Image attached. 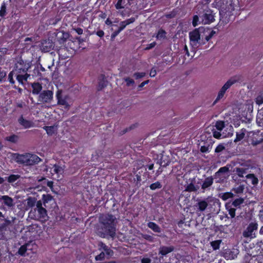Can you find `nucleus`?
Returning a JSON list of instances; mask_svg holds the SVG:
<instances>
[{
	"mask_svg": "<svg viewBox=\"0 0 263 263\" xmlns=\"http://www.w3.org/2000/svg\"><path fill=\"white\" fill-rule=\"evenodd\" d=\"M225 149V146L223 145V144H218L216 148L215 149V153H219L221 152L223 150Z\"/></svg>",
	"mask_w": 263,
	"mask_h": 263,
	"instance_id": "51",
	"label": "nucleus"
},
{
	"mask_svg": "<svg viewBox=\"0 0 263 263\" xmlns=\"http://www.w3.org/2000/svg\"><path fill=\"white\" fill-rule=\"evenodd\" d=\"M263 141V137H261L259 140L255 138V137H253L252 144L253 145H257L261 143Z\"/></svg>",
	"mask_w": 263,
	"mask_h": 263,
	"instance_id": "54",
	"label": "nucleus"
},
{
	"mask_svg": "<svg viewBox=\"0 0 263 263\" xmlns=\"http://www.w3.org/2000/svg\"><path fill=\"white\" fill-rule=\"evenodd\" d=\"M0 199L3 201V203L8 207L10 208L14 205L13 199L7 195L2 196Z\"/></svg>",
	"mask_w": 263,
	"mask_h": 263,
	"instance_id": "21",
	"label": "nucleus"
},
{
	"mask_svg": "<svg viewBox=\"0 0 263 263\" xmlns=\"http://www.w3.org/2000/svg\"><path fill=\"white\" fill-rule=\"evenodd\" d=\"M123 1V0H118L117 4L116 5V7L117 9H119L124 7L122 3Z\"/></svg>",
	"mask_w": 263,
	"mask_h": 263,
	"instance_id": "60",
	"label": "nucleus"
},
{
	"mask_svg": "<svg viewBox=\"0 0 263 263\" xmlns=\"http://www.w3.org/2000/svg\"><path fill=\"white\" fill-rule=\"evenodd\" d=\"M215 127L218 130L221 131L224 127V122L223 121H217L216 122Z\"/></svg>",
	"mask_w": 263,
	"mask_h": 263,
	"instance_id": "43",
	"label": "nucleus"
},
{
	"mask_svg": "<svg viewBox=\"0 0 263 263\" xmlns=\"http://www.w3.org/2000/svg\"><path fill=\"white\" fill-rule=\"evenodd\" d=\"M215 33H216V32L215 31H214V30L211 31L210 33L205 36V41L206 42H208Z\"/></svg>",
	"mask_w": 263,
	"mask_h": 263,
	"instance_id": "57",
	"label": "nucleus"
},
{
	"mask_svg": "<svg viewBox=\"0 0 263 263\" xmlns=\"http://www.w3.org/2000/svg\"><path fill=\"white\" fill-rule=\"evenodd\" d=\"M214 178L212 176H209L205 178L201 185V189L205 190L210 187L213 183Z\"/></svg>",
	"mask_w": 263,
	"mask_h": 263,
	"instance_id": "20",
	"label": "nucleus"
},
{
	"mask_svg": "<svg viewBox=\"0 0 263 263\" xmlns=\"http://www.w3.org/2000/svg\"><path fill=\"white\" fill-rule=\"evenodd\" d=\"M244 190V187L242 185H239L237 187L233 188L232 191H233L236 194H240L243 193Z\"/></svg>",
	"mask_w": 263,
	"mask_h": 263,
	"instance_id": "52",
	"label": "nucleus"
},
{
	"mask_svg": "<svg viewBox=\"0 0 263 263\" xmlns=\"http://www.w3.org/2000/svg\"><path fill=\"white\" fill-rule=\"evenodd\" d=\"M63 169L61 166L55 164L53 165V169L52 170L54 174H61L63 172Z\"/></svg>",
	"mask_w": 263,
	"mask_h": 263,
	"instance_id": "42",
	"label": "nucleus"
},
{
	"mask_svg": "<svg viewBox=\"0 0 263 263\" xmlns=\"http://www.w3.org/2000/svg\"><path fill=\"white\" fill-rule=\"evenodd\" d=\"M30 67L31 65L29 62L25 61L22 58H20L14 64L13 70L15 72V75L18 74L27 72Z\"/></svg>",
	"mask_w": 263,
	"mask_h": 263,
	"instance_id": "4",
	"label": "nucleus"
},
{
	"mask_svg": "<svg viewBox=\"0 0 263 263\" xmlns=\"http://www.w3.org/2000/svg\"><path fill=\"white\" fill-rule=\"evenodd\" d=\"M63 90L62 89H58L56 92L55 97L57 100V103L58 105L64 106L65 109H69L70 105L67 102L69 99L68 95L63 96Z\"/></svg>",
	"mask_w": 263,
	"mask_h": 263,
	"instance_id": "6",
	"label": "nucleus"
},
{
	"mask_svg": "<svg viewBox=\"0 0 263 263\" xmlns=\"http://www.w3.org/2000/svg\"><path fill=\"white\" fill-rule=\"evenodd\" d=\"M156 45V43L155 42H153L150 44H148L146 45V47L145 48V50H148L151 49H152L154 48Z\"/></svg>",
	"mask_w": 263,
	"mask_h": 263,
	"instance_id": "59",
	"label": "nucleus"
},
{
	"mask_svg": "<svg viewBox=\"0 0 263 263\" xmlns=\"http://www.w3.org/2000/svg\"><path fill=\"white\" fill-rule=\"evenodd\" d=\"M234 196V194L231 192H228L221 193L220 196V197L223 201H226L229 198H232Z\"/></svg>",
	"mask_w": 263,
	"mask_h": 263,
	"instance_id": "32",
	"label": "nucleus"
},
{
	"mask_svg": "<svg viewBox=\"0 0 263 263\" xmlns=\"http://www.w3.org/2000/svg\"><path fill=\"white\" fill-rule=\"evenodd\" d=\"M146 73L144 72H135L133 74V77L135 78L136 80H138L140 78H143L145 76Z\"/></svg>",
	"mask_w": 263,
	"mask_h": 263,
	"instance_id": "48",
	"label": "nucleus"
},
{
	"mask_svg": "<svg viewBox=\"0 0 263 263\" xmlns=\"http://www.w3.org/2000/svg\"><path fill=\"white\" fill-rule=\"evenodd\" d=\"M35 203L36 204V200L34 198L29 197L27 199V205L31 208L33 207Z\"/></svg>",
	"mask_w": 263,
	"mask_h": 263,
	"instance_id": "47",
	"label": "nucleus"
},
{
	"mask_svg": "<svg viewBox=\"0 0 263 263\" xmlns=\"http://www.w3.org/2000/svg\"><path fill=\"white\" fill-rule=\"evenodd\" d=\"M189 36L191 42L195 44L198 43L200 44H203L205 43L204 42L200 43V34L199 30L197 29L191 32L189 34Z\"/></svg>",
	"mask_w": 263,
	"mask_h": 263,
	"instance_id": "10",
	"label": "nucleus"
},
{
	"mask_svg": "<svg viewBox=\"0 0 263 263\" xmlns=\"http://www.w3.org/2000/svg\"><path fill=\"white\" fill-rule=\"evenodd\" d=\"M69 36V34L63 31H59L56 34L55 40L59 42L60 44H63Z\"/></svg>",
	"mask_w": 263,
	"mask_h": 263,
	"instance_id": "17",
	"label": "nucleus"
},
{
	"mask_svg": "<svg viewBox=\"0 0 263 263\" xmlns=\"http://www.w3.org/2000/svg\"><path fill=\"white\" fill-rule=\"evenodd\" d=\"M174 250L175 247L173 246H160L159 249V254L162 257H163L166 256L168 254L173 252Z\"/></svg>",
	"mask_w": 263,
	"mask_h": 263,
	"instance_id": "12",
	"label": "nucleus"
},
{
	"mask_svg": "<svg viewBox=\"0 0 263 263\" xmlns=\"http://www.w3.org/2000/svg\"><path fill=\"white\" fill-rule=\"evenodd\" d=\"M16 162L19 164L25 166H30L39 163L41 159L35 154L27 153L25 154H18L16 157Z\"/></svg>",
	"mask_w": 263,
	"mask_h": 263,
	"instance_id": "3",
	"label": "nucleus"
},
{
	"mask_svg": "<svg viewBox=\"0 0 263 263\" xmlns=\"http://www.w3.org/2000/svg\"><path fill=\"white\" fill-rule=\"evenodd\" d=\"M53 96L52 90H43L39 94L37 100L42 103H50L53 99Z\"/></svg>",
	"mask_w": 263,
	"mask_h": 263,
	"instance_id": "5",
	"label": "nucleus"
},
{
	"mask_svg": "<svg viewBox=\"0 0 263 263\" xmlns=\"http://www.w3.org/2000/svg\"><path fill=\"white\" fill-rule=\"evenodd\" d=\"M99 246V249L102 250V252H104L107 255V259L110 258L114 255L113 251L103 242H101Z\"/></svg>",
	"mask_w": 263,
	"mask_h": 263,
	"instance_id": "14",
	"label": "nucleus"
},
{
	"mask_svg": "<svg viewBox=\"0 0 263 263\" xmlns=\"http://www.w3.org/2000/svg\"><path fill=\"white\" fill-rule=\"evenodd\" d=\"M156 74L157 71L156 69L154 67H153L150 71L149 76L151 77H154L156 75Z\"/></svg>",
	"mask_w": 263,
	"mask_h": 263,
	"instance_id": "63",
	"label": "nucleus"
},
{
	"mask_svg": "<svg viewBox=\"0 0 263 263\" xmlns=\"http://www.w3.org/2000/svg\"><path fill=\"white\" fill-rule=\"evenodd\" d=\"M29 217L31 219L45 222L48 219L47 210L43 207L41 200L36 201V208L32 209L29 213Z\"/></svg>",
	"mask_w": 263,
	"mask_h": 263,
	"instance_id": "2",
	"label": "nucleus"
},
{
	"mask_svg": "<svg viewBox=\"0 0 263 263\" xmlns=\"http://www.w3.org/2000/svg\"><path fill=\"white\" fill-rule=\"evenodd\" d=\"M21 177L19 175L11 174L7 178V181L10 183H12L15 182L17 179Z\"/></svg>",
	"mask_w": 263,
	"mask_h": 263,
	"instance_id": "31",
	"label": "nucleus"
},
{
	"mask_svg": "<svg viewBox=\"0 0 263 263\" xmlns=\"http://www.w3.org/2000/svg\"><path fill=\"white\" fill-rule=\"evenodd\" d=\"M40 71H45V68H44L42 65H40V66H37V67H35L34 70V72L35 74L36 73V76H39V77H42V74L40 72Z\"/></svg>",
	"mask_w": 263,
	"mask_h": 263,
	"instance_id": "38",
	"label": "nucleus"
},
{
	"mask_svg": "<svg viewBox=\"0 0 263 263\" xmlns=\"http://www.w3.org/2000/svg\"><path fill=\"white\" fill-rule=\"evenodd\" d=\"M226 209L228 210L229 214L230 215L231 217H235L236 209L231 207L229 208L228 205H226Z\"/></svg>",
	"mask_w": 263,
	"mask_h": 263,
	"instance_id": "46",
	"label": "nucleus"
},
{
	"mask_svg": "<svg viewBox=\"0 0 263 263\" xmlns=\"http://www.w3.org/2000/svg\"><path fill=\"white\" fill-rule=\"evenodd\" d=\"M28 246V243H26L19 248L18 251V253L21 256H24L27 250V246Z\"/></svg>",
	"mask_w": 263,
	"mask_h": 263,
	"instance_id": "36",
	"label": "nucleus"
},
{
	"mask_svg": "<svg viewBox=\"0 0 263 263\" xmlns=\"http://www.w3.org/2000/svg\"><path fill=\"white\" fill-rule=\"evenodd\" d=\"M105 258L107 259V255H106L104 252L102 251L99 254H98L95 257V259L96 260L101 261L104 260Z\"/></svg>",
	"mask_w": 263,
	"mask_h": 263,
	"instance_id": "45",
	"label": "nucleus"
},
{
	"mask_svg": "<svg viewBox=\"0 0 263 263\" xmlns=\"http://www.w3.org/2000/svg\"><path fill=\"white\" fill-rule=\"evenodd\" d=\"M143 237L145 239H146V240H148V241H149L150 242H153L154 241V237L150 235L144 234V235H143Z\"/></svg>",
	"mask_w": 263,
	"mask_h": 263,
	"instance_id": "58",
	"label": "nucleus"
},
{
	"mask_svg": "<svg viewBox=\"0 0 263 263\" xmlns=\"http://www.w3.org/2000/svg\"><path fill=\"white\" fill-rule=\"evenodd\" d=\"M125 81L126 82V85L127 86H130V85H133L135 84V81L133 79L129 78V77H127L125 79Z\"/></svg>",
	"mask_w": 263,
	"mask_h": 263,
	"instance_id": "55",
	"label": "nucleus"
},
{
	"mask_svg": "<svg viewBox=\"0 0 263 263\" xmlns=\"http://www.w3.org/2000/svg\"><path fill=\"white\" fill-rule=\"evenodd\" d=\"M135 17H130L129 19H127L125 21L122 22L120 23V26L119 27L118 30L114 32V33L112 34V37H115L116 35H117L122 30H123L127 25H129L130 23H133L134 22H135Z\"/></svg>",
	"mask_w": 263,
	"mask_h": 263,
	"instance_id": "8",
	"label": "nucleus"
},
{
	"mask_svg": "<svg viewBox=\"0 0 263 263\" xmlns=\"http://www.w3.org/2000/svg\"><path fill=\"white\" fill-rule=\"evenodd\" d=\"M18 122L24 128H29L33 126V123L29 120L24 118L23 115H21L18 119Z\"/></svg>",
	"mask_w": 263,
	"mask_h": 263,
	"instance_id": "15",
	"label": "nucleus"
},
{
	"mask_svg": "<svg viewBox=\"0 0 263 263\" xmlns=\"http://www.w3.org/2000/svg\"><path fill=\"white\" fill-rule=\"evenodd\" d=\"M14 75H15V72H13V70L10 71L8 74V79L10 83L11 84H14L15 83V81L13 79Z\"/></svg>",
	"mask_w": 263,
	"mask_h": 263,
	"instance_id": "49",
	"label": "nucleus"
},
{
	"mask_svg": "<svg viewBox=\"0 0 263 263\" xmlns=\"http://www.w3.org/2000/svg\"><path fill=\"white\" fill-rule=\"evenodd\" d=\"M99 222L101 224V236L114 238L117 224L116 217L112 214H103L99 217Z\"/></svg>",
	"mask_w": 263,
	"mask_h": 263,
	"instance_id": "1",
	"label": "nucleus"
},
{
	"mask_svg": "<svg viewBox=\"0 0 263 263\" xmlns=\"http://www.w3.org/2000/svg\"><path fill=\"white\" fill-rule=\"evenodd\" d=\"M255 102L257 104L259 105L263 104V94L258 95L256 97L255 99Z\"/></svg>",
	"mask_w": 263,
	"mask_h": 263,
	"instance_id": "53",
	"label": "nucleus"
},
{
	"mask_svg": "<svg viewBox=\"0 0 263 263\" xmlns=\"http://www.w3.org/2000/svg\"><path fill=\"white\" fill-rule=\"evenodd\" d=\"M212 148V146L210 145H208V146L203 145L200 147V151L203 153H209L210 152V149Z\"/></svg>",
	"mask_w": 263,
	"mask_h": 263,
	"instance_id": "50",
	"label": "nucleus"
},
{
	"mask_svg": "<svg viewBox=\"0 0 263 263\" xmlns=\"http://www.w3.org/2000/svg\"><path fill=\"white\" fill-rule=\"evenodd\" d=\"M141 263H151V259L148 257H143L141 259Z\"/></svg>",
	"mask_w": 263,
	"mask_h": 263,
	"instance_id": "64",
	"label": "nucleus"
},
{
	"mask_svg": "<svg viewBox=\"0 0 263 263\" xmlns=\"http://www.w3.org/2000/svg\"><path fill=\"white\" fill-rule=\"evenodd\" d=\"M54 45V43L50 39L44 40L42 42V50L45 52H49L51 49H53Z\"/></svg>",
	"mask_w": 263,
	"mask_h": 263,
	"instance_id": "11",
	"label": "nucleus"
},
{
	"mask_svg": "<svg viewBox=\"0 0 263 263\" xmlns=\"http://www.w3.org/2000/svg\"><path fill=\"white\" fill-rule=\"evenodd\" d=\"M43 129L46 130L49 136H52L55 133V127L54 126H45Z\"/></svg>",
	"mask_w": 263,
	"mask_h": 263,
	"instance_id": "30",
	"label": "nucleus"
},
{
	"mask_svg": "<svg viewBox=\"0 0 263 263\" xmlns=\"http://www.w3.org/2000/svg\"><path fill=\"white\" fill-rule=\"evenodd\" d=\"M217 0L216 1L215 4H213V5L219 7L221 10H227V7L224 6V2H226L228 3V2H230V0H223L222 2H220L219 1L217 2Z\"/></svg>",
	"mask_w": 263,
	"mask_h": 263,
	"instance_id": "29",
	"label": "nucleus"
},
{
	"mask_svg": "<svg viewBox=\"0 0 263 263\" xmlns=\"http://www.w3.org/2000/svg\"><path fill=\"white\" fill-rule=\"evenodd\" d=\"M249 169V167H236L235 168V172H236V174L239 177H243L244 175H246L247 174Z\"/></svg>",
	"mask_w": 263,
	"mask_h": 263,
	"instance_id": "22",
	"label": "nucleus"
},
{
	"mask_svg": "<svg viewBox=\"0 0 263 263\" xmlns=\"http://www.w3.org/2000/svg\"><path fill=\"white\" fill-rule=\"evenodd\" d=\"M246 178L250 179L251 183L253 185H256L258 182V178L255 176L254 174H249L246 175Z\"/></svg>",
	"mask_w": 263,
	"mask_h": 263,
	"instance_id": "26",
	"label": "nucleus"
},
{
	"mask_svg": "<svg viewBox=\"0 0 263 263\" xmlns=\"http://www.w3.org/2000/svg\"><path fill=\"white\" fill-rule=\"evenodd\" d=\"M166 32L162 29L158 30L156 37L157 40H163L166 38Z\"/></svg>",
	"mask_w": 263,
	"mask_h": 263,
	"instance_id": "25",
	"label": "nucleus"
},
{
	"mask_svg": "<svg viewBox=\"0 0 263 263\" xmlns=\"http://www.w3.org/2000/svg\"><path fill=\"white\" fill-rule=\"evenodd\" d=\"M32 88V93L34 95H39L42 91L43 87L42 84L39 82H34L31 84Z\"/></svg>",
	"mask_w": 263,
	"mask_h": 263,
	"instance_id": "19",
	"label": "nucleus"
},
{
	"mask_svg": "<svg viewBox=\"0 0 263 263\" xmlns=\"http://www.w3.org/2000/svg\"><path fill=\"white\" fill-rule=\"evenodd\" d=\"M147 227L156 233H160L161 232L160 227L154 222L150 221L148 222Z\"/></svg>",
	"mask_w": 263,
	"mask_h": 263,
	"instance_id": "23",
	"label": "nucleus"
},
{
	"mask_svg": "<svg viewBox=\"0 0 263 263\" xmlns=\"http://www.w3.org/2000/svg\"><path fill=\"white\" fill-rule=\"evenodd\" d=\"M221 241L222 240L221 239H218L211 241L210 242L211 246L214 250H216L219 249L220 245L221 243Z\"/></svg>",
	"mask_w": 263,
	"mask_h": 263,
	"instance_id": "33",
	"label": "nucleus"
},
{
	"mask_svg": "<svg viewBox=\"0 0 263 263\" xmlns=\"http://www.w3.org/2000/svg\"><path fill=\"white\" fill-rule=\"evenodd\" d=\"M204 20H202V21H204L205 22V23H211L213 22L214 21L215 19H214V17H204Z\"/></svg>",
	"mask_w": 263,
	"mask_h": 263,
	"instance_id": "61",
	"label": "nucleus"
},
{
	"mask_svg": "<svg viewBox=\"0 0 263 263\" xmlns=\"http://www.w3.org/2000/svg\"><path fill=\"white\" fill-rule=\"evenodd\" d=\"M162 185L160 182L156 181L152 183L149 185V188L151 190H155L156 189H160L162 187Z\"/></svg>",
	"mask_w": 263,
	"mask_h": 263,
	"instance_id": "35",
	"label": "nucleus"
},
{
	"mask_svg": "<svg viewBox=\"0 0 263 263\" xmlns=\"http://www.w3.org/2000/svg\"><path fill=\"white\" fill-rule=\"evenodd\" d=\"M229 171V168L226 166L220 167L217 172H216V175L218 174L224 173Z\"/></svg>",
	"mask_w": 263,
	"mask_h": 263,
	"instance_id": "56",
	"label": "nucleus"
},
{
	"mask_svg": "<svg viewBox=\"0 0 263 263\" xmlns=\"http://www.w3.org/2000/svg\"><path fill=\"white\" fill-rule=\"evenodd\" d=\"M208 206V203L205 200H198L195 205V209L196 213L199 215L198 212H202L205 210Z\"/></svg>",
	"mask_w": 263,
	"mask_h": 263,
	"instance_id": "9",
	"label": "nucleus"
},
{
	"mask_svg": "<svg viewBox=\"0 0 263 263\" xmlns=\"http://www.w3.org/2000/svg\"><path fill=\"white\" fill-rule=\"evenodd\" d=\"M53 199L52 196L50 194H43L42 198V205L43 204L45 207H47V203L51 201Z\"/></svg>",
	"mask_w": 263,
	"mask_h": 263,
	"instance_id": "24",
	"label": "nucleus"
},
{
	"mask_svg": "<svg viewBox=\"0 0 263 263\" xmlns=\"http://www.w3.org/2000/svg\"><path fill=\"white\" fill-rule=\"evenodd\" d=\"M244 202V199L242 198H239L235 199L232 203V205L234 207L239 206L240 204H242Z\"/></svg>",
	"mask_w": 263,
	"mask_h": 263,
	"instance_id": "39",
	"label": "nucleus"
},
{
	"mask_svg": "<svg viewBox=\"0 0 263 263\" xmlns=\"http://www.w3.org/2000/svg\"><path fill=\"white\" fill-rule=\"evenodd\" d=\"M19 139V137L18 136L12 134L9 136H7L5 138V140L7 141L13 143H16Z\"/></svg>",
	"mask_w": 263,
	"mask_h": 263,
	"instance_id": "27",
	"label": "nucleus"
},
{
	"mask_svg": "<svg viewBox=\"0 0 263 263\" xmlns=\"http://www.w3.org/2000/svg\"><path fill=\"white\" fill-rule=\"evenodd\" d=\"M236 81L235 80H229L222 87L223 90H227L233 84H234Z\"/></svg>",
	"mask_w": 263,
	"mask_h": 263,
	"instance_id": "40",
	"label": "nucleus"
},
{
	"mask_svg": "<svg viewBox=\"0 0 263 263\" xmlns=\"http://www.w3.org/2000/svg\"><path fill=\"white\" fill-rule=\"evenodd\" d=\"M7 14L6 4L3 3L0 8V16H4Z\"/></svg>",
	"mask_w": 263,
	"mask_h": 263,
	"instance_id": "44",
	"label": "nucleus"
},
{
	"mask_svg": "<svg viewBox=\"0 0 263 263\" xmlns=\"http://www.w3.org/2000/svg\"><path fill=\"white\" fill-rule=\"evenodd\" d=\"M189 180L191 181V183L185 186L184 191L188 192L197 191L198 190L199 187L197 185L196 186L194 185L196 181L195 177L190 178Z\"/></svg>",
	"mask_w": 263,
	"mask_h": 263,
	"instance_id": "16",
	"label": "nucleus"
},
{
	"mask_svg": "<svg viewBox=\"0 0 263 263\" xmlns=\"http://www.w3.org/2000/svg\"><path fill=\"white\" fill-rule=\"evenodd\" d=\"M226 92V90H223L221 88L220 89V90L218 93V95L217 96V98L213 103V104H215L218 101H219L220 99H221L223 97Z\"/></svg>",
	"mask_w": 263,
	"mask_h": 263,
	"instance_id": "34",
	"label": "nucleus"
},
{
	"mask_svg": "<svg viewBox=\"0 0 263 263\" xmlns=\"http://www.w3.org/2000/svg\"><path fill=\"white\" fill-rule=\"evenodd\" d=\"M15 76L18 82L22 85H24L25 82L27 81L28 79L30 77V75L27 72H25L24 73L15 74Z\"/></svg>",
	"mask_w": 263,
	"mask_h": 263,
	"instance_id": "18",
	"label": "nucleus"
},
{
	"mask_svg": "<svg viewBox=\"0 0 263 263\" xmlns=\"http://www.w3.org/2000/svg\"><path fill=\"white\" fill-rule=\"evenodd\" d=\"M245 135V134L243 132H242L241 133H236V138L234 139V142L236 143L238 141H241L244 138Z\"/></svg>",
	"mask_w": 263,
	"mask_h": 263,
	"instance_id": "41",
	"label": "nucleus"
},
{
	"mask_svg": "<svg viewBox=\"0 0 263 263\" xmlns=\"http://www.w3.org/2000/svg\"><path fill=\"white\" fill-rule=\"evenodd\" d=\"M60 21H61L60 17H50L49 19L47 20V21L48 22V23H47V25H54Z\"/></svg>",
	"mask_w": 263,
	"mask_h": 263,
	"instance_id": "37",
	"label": "nucleus"
},
{
	"mask_svg": "<svg viewBox=\"0 0 263 263\" xmlns=\"http://www.w3.org/2000/svg\"><path fill=\"white\" fill-rule=\"evenodd\" d=\"M257 229V224L254 222H251L247 229L243 231V235L245 237H252L254 234V231Z\"/></svg>",
	"mask_w": 263,
	"mask_h": 263,
	"instance_id": "7",
	"label": "nucleus"
},
{
	"mask_svg": "<svg viewBox=\"0 0 263 263\" xmlns=\"http://www.w3.org/2000/svg\"><path fill=\"white\" fill-rule=\"evenodd\" d=\"M11 224L10 220L5 219L4 222L0 224V231L3 232L7 230V227Z\"/></svg>",
	"mask_w": 263,
	"mask_h": 263,
	"instance_id": "28",
	"label": "nucleus"
},
{
	"mask_svg": "<svg viewBox=\"0 0 263 263\" xmlns=\"http://www.w3.org/2000/svg\"><path fill=\"white\" fill-rule=\"evenodd\" d=\"M108 81L104 74H101L98 77V91H101L107 85Z\"/></svg>",
	"mask_w": 263,
	"mask_h": 263,
	"instance_id": "13",
	"label": "nucleus"
},
{
	"mask_svg": "<svg viewBox=\"0 0 263 263\" xmlns=\"http://www.w3.org/2000/svg\"><path fill=\"white\" fill-rule=\"evenodd\" d=\"M213 137L216 139H220L221 137V134L220 132L214 131L213 133Z\"/></svg>",
	"mask_w": 263,
	"mask_h": 263,
	"instance_id": "62",
	"label": "nucleus"
}]
</instances>
